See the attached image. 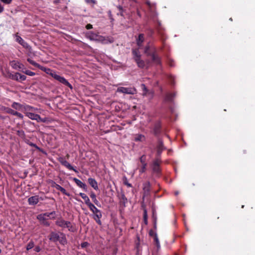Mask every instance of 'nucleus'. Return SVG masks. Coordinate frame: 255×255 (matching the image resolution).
<instances>
[{
  "instance_id": "obj_23",
  "label": "nucleus",
  "mask_w": 255,
  "mask_h": 255,
  "mask_svg": "<svg viewBox=\"0 0 255 255\" xmlns=\"http://www.w3.org/2000/svg\"><path fill=\"white\" fill-rule=\"evenodd\" d=\"M79 195L84 200L85 204L88 206L92 203L90 202L89 197L83 193H80Z\"/></svg>"
},
{
  "instance_id": "obj_38",
  "label": "nucleus",
  "mask_w": 255,
  "mask_h": 255,
  "mask_svg": "<svg viewBox=\"0 0 255 255\" xmlns=\"http://www.w3.org/2000/svg\"><path fill=\"white\" fill-rule=\"evenodd\" d=\"M22 72L24 74L30 76H33L35 75V73L34 72L29 70L22 71Z\"/></svg>"
},
{
  "instance_id": "obj_56",
  "label": "nucleus",
  "mask_w": 255,
  "mask_h": 255,
  "mask_svg": "<svg viewBox=\"0 0 255 255\" xmlns=\"http://www.w3.org/2000/svg\"><path fill=\"white\" fill-rule=\"evenodd\" d=\"M15 116L18 117L19 118H20L21 119H22L23 118V116L22 115V114H21V113H18V112H17Z\"/></svg>"
},
{
  "instance_id": "obj_8",
  "label": "nucleus",
  "mask_w": 255,
  "mask_h": 255,
  "mask_svg": "<svg viewBox=\"0 0 255 255\" xmlns=\"http://www.w3.org/2000/svg\"><path fill=\"white\" fill-rule=\"evenodd\" d=\"M59 161L62 165L66 167L69 170H73L76 173L78 172V171L76 169H75L67 161L64 159L63 158H60L59 159Z\"/></svg>"
},
{
  "instance_id": "obj_58",
  "label": "nucleus",
  "mask_w": 255,
  "mask_h": 255,
  "mask_svg": "<svg viewBox=\"0 0 255 255\" xmlns=\"http://www.w3.org/2000/svg\"><path fill=\"white\" fill-rule=\"evenodd\" d=\"M34 250L36 252H39L41 250V248L39 247V246H37L36 247Z\"/></svg>"
},
{
  "instance_id": "obj_7",
  "label": "nucleus",
  "mask_w": 255,
  "mask_h": 255,
  "mask_svg": "<svg viewBox=\"0 0 255 255\" xmlns=\"http://www.w3.org/2000/svg\"><path fill=\"white\" fill-rule=\"evenodd\" d=\"M150 191V183L149 182H146L143 184V199L149 194Z\"/></svg>"
},
{
  "instance_id": "obj_24",
  "label": "nucleus",
  "mask_w": 255,
  "mask_h": 255,
  "mask_svg": "<svg viewBox=\"0 0 255 255\" xmlns=\"http://www.w3.org/2000/svg\"><path fill=\"white\" fill-rule=\"evenodd\" d=\"M134 61L136 63L137 65L139 68H143L145 67V62L143 60L141 59V58L135 59Z\"/></svg>"
},
{
  "instance_id": "obj_25",
  "label": "nucleus",
  "mask_w": 255,
  "mask_h": 255,
  "mask_svg": "<svg viewBox=\"0 0 255 255\" xmlns=\"http://www.w3.org/2000/svg\"><path fill=\"white\" fill-rule=\"evenodd\" d=\"M39 68L40 69L43 71H44L46 73L51 75V76H52V74H55V72L52 71L50 68H46V67H44L43 66H40V68Z\"/></svg>"
},
{
  "instance_id": "obj_42",
  "label": "nucleus",
  "mask_w": 255,
  "mask_h": 255,
  "mask_svg": "<svg viewBox=\"0 0 255 255\" xmlns=\"http://www.w3.org/2000/svg\"><path fill=\"white\" fill-rule=\"evenodd\" d=\"M152 219H153V221H154V226L155 227V226H156V220H157V216H156V213H155V212L154 211H153L152 212Z\"/></svg>"
},
{
  "instance_id": "obj_60",
  "label": "nucleus",
  "mask_w": 255,
  "mask_h": 255,
  "mask_svg": "<svg viewBox=\"0 0 255 255\" xmlns=\"http://www.w3.org/2000/svg\"><path fill=\"white\" fill-rule=\"evenodd\" d=\"M4 10L3 5L0 3V13H2Z\"/></svg>"
},
{
  "instance_id": "obj_30",
  "label": "nucleus",
  "mask_w": 255,
  "mask_h": 255,
  "mask_svg": "<svg viewBox=\"0 0 255 255\" xmlns=\"http://www.w3.org/2000/svg\"><path fill=\"white\" fill-rule=\"evenodd\" d=\"M140 162L141 165H147L146 162V157L145 155H142L139 158Z\"/></svg>"
},
{
  "instance_id": "obj_33",
  "label": "nucleus",
  "mask_w": 255,
  "mask_h": 255,
  "mask_svg": "<svg viewBox=\"0 0 255 255\" xmlns=\"http://www.w3.org/2000/svg\"><path fill=\"white\" fill-rule=\"evenodd\" d=\"M117 7L119 10V12L118 13V15H120L122 16H124V10L123 6L121 5H118V6H117Z\"/></svg>"
},
{
  "instance_id": "obj_37",
  "label": "nucleus",
  "mask_w": 255,
  "mask_h": 255,
  "mask_svg": "<svg viewBox=\"0 0 255 255\" xmlns=\"http://www.w3.org/2000/svg\"><path fill=\"white\" fill-rule=\"evenodd\" d=\"M26 79V76L21 75L20 73H19V76H18L17 82H21L22 81L25 80Z\"/></svg>"
},
{
  "instance_id": "obj_3",
  "label": "nucleus",
  "mask_w": 255,
  "mask_h": 255,
  "mask_svg": "<svg viewBox=\"0 0 255 255\" xmlns=\"http://www.w3.org/2000/svg\"><path fill=\"white\" fill-rule=\"evenodd\" d=\"M150 56H151L152 61L155 64L161 66V58L158 55L157 50L155 47L152 48V52L150 54Z\"/></svg>"
},
{
  "instance_id": "obj_5",
  "label": "nucleus",
  "mask_w": 255,
  "mask_h": 255,
  "mask_svg": "<svg viewBox=\"0 0 255 255\" xmlns=\"http://www.w3.org/2000/svg\"><path fill=\"white\" fill-rule=\"evenodd\" d=\"M52 77L54 78L55 80L58 81L61 83L68 86L70 89H72V85L69 83V82L65 79L63 77H62L56 74L55 72V74H52Z\"/></svg>"
},
{
  "instance_id": "obj_28",
  "label": "nucleus",
  "mask_w": 255,
  "mask_h": 255,
  "mask_svg": "<svg viewBox=\"0 0 255 255\" xmlns=\"http://www.w3.org/2000/svg\"><path fill=\"white\" fill-rule=\"evenodd\" d=\"M25 114H26V116L27 117H28L29 119L33 120H35V118L36 117V116L37 115V114H35L32 112H26Z\"/></svg>"
},
{
  "instance_id": "obj_27",
  "label": "nucleus",
  "mask_w": 255,
  "mask_h": 255,
  "mask_svg": "<svg viewBox=\"0 0 255 255\" xmlns=\"http://www.w3.org/2000/svg\"><path fill=\"white\" fill-rule=\"evenodd\" d=\"M56 189L60 191L63 194L67 196H70V194L69 193H68L64 188H63L59 185H58V186H56Z\"/></svg>"
},
{
  "instance_id": "obj_29",
  "label": "nucleus",
  "mask_w": 255,
  "mask_h": 255,
  "mask_svg": "<svg viewBox=\"0 0 255 255\" xmlns=\"http://www.w3.org/2000/svg\"><path fill=\"white\" fill-rule=\"evenodd\" d=\"M11 107L15 110H20L22 107V105L19 103L13 102L11 105Z\"/></svg>"
},
{
  "instance_id": "obj_47",
  "label": "nucleus",
  "mask_w": 255,
  "mask_h": 255,
  "mask_svg": "<svg viewBox=\"0 0 255 255\" xmlns=\"http://www.w3.org/2000/svg\"><path fill=\"white\" fill-rule=\"evenodd\" d=\"M24 109L26 112H28V111H33V110L34 109V108L33 107H32L28 105H26Z\"/></svg>"
},
{
  "instance_id": "obj_51",
  "label": "nucleus",
  "mask_w": 255,
  "mask_h": 255,
  "mask_svg": "<svg viewBox=\"0 0 255 255\" xmlns=\"http://www.w3.org/2000/svg\"><path fill=\"white\" fill-rule=\"evenodd\" d=\"M0 0L5 4H9L11 2L12 0Z\"/></svg>"
},
{
  "instance_id": "obj_45",
  "label": "nucleus",
  "mask_w": 255,
  "mask_h": 255,
  "mask_svg": "<svg viewBox=\"0 0 255 255\" xmlns=\"http://www.w3.org/2000/svg\"><path fill=\"white\" fill-rule=\"evenodd\" d=\"M59 239V236L57 233H51V237L50 239Z\"/></svg>"
},
{
  "instance_id": "obj_49",
  "label": "nucleus",
  "mask_w": 255,
  "mask_h": 255,
  "mask_svg": "<svg viewBox=\"0 0 255 255\" xmlns=\"http://www.w3.org/2000/svg\"><path fill=\"white\" fill-rule=\"evenodd\" d=\"M85 1L88 4L92 3L93 4H95L97 3V1L96 0H85Z\"/></svg>"
},
{
  "instance_id": "obj_46",
  "label": "nucleus",
  "mask_w": 255,
  "mask_h": 255,
  "mask_svg": "<svg viewBox=\"0 0 255 255\" xmlns=\"http://www.w3.org/2000/svg\"><path fill=\"white\" fill-rule=\"evenodd\" d=\"M34 243L32 242H30L27 246V250H29L34 247Z\"/></svg>"
},
{
  "instance_id": "obj_14",
  "label": "nucleus",
  "mask_w": 255,
  "mask_h": 255,
  "mask_svg": "<svg viewBox=\"0 0 255 255\" xmlns=\"http://www.w3.org/2000/svg\"><path fill=\"white\" fill-rule=\"evenodd\" d=\"M16 41L22 45L24 48H28L29 45L20 36L16 35Z\"/></svg>"
},
{
  "instance_id": "obj_50",
  "label": "nucleus",
  "mask_w": 255,
  "mask_h": 255,
  "mask_svg": "<svg viewBox=\"0 0 255 255\" xmlns=\"http://www.w3.org/2000/svg\"><path fill=\"white\" fill-rule=\"evenodd\" d=\"M124 184L127 185L128 187H132L131 184L128 182L127 178H125V180L124 181Z\"/></svg>"
},
{
  "instance_id": "obj_41",
  "label": "nucleus",
  "mask_w": 255,
  "mask_h": 255,
  "mask_svg": "<svg viewBox=\"0 0 255 255\" xmlns=\"http://www.w3.org/2000/svg\"><path fill=\"white\" fill-rule=\"evenodd\" d=\"M146 166L147 165H141V167L139 169L140 174L144 173L145 171Z\"/></svg>"
},
{
  "instance_id": "obj_12",
  "label": "nucleus",
  "mask_w": 255,
  "mask_h": 255,
  "mask_svg": "<svg viewBox=\"0 0 255 255\" xmlns=\"http://www.w3.org/2000/svg\"><path fill=\"white\" fill-rule=\"evenodd\" d=\"M10 65L13 69L15 70L20 69L23 67V64L15 60L11 61L10 62Z\"/></svg>"
},
{
  "instance_id": "obj_53",
  "label": "nucleus",
  "mask_w": 255,
  "mask_h": 255,
  "mask_svg": "<svg viewBox=\"0 0 255 255\" xmlns=\"http://www.w3.org/2000/svg\"><path fill=\"white\" fill-rule=\"evenodd\" d=\"M108 16H109L110 19L111 20V21H113L114 20V18L113 17V15H112L111 11V10H109L108 12Z\"/></svg>"
},
{
  "instance_id": "obj_16",
  "label": "nucleus",
  "mask_w": 255,
  "mask_h": 255,
  "mask_svg": "<svg viewBox=\"0 0 255 255\" xmlns=\"http://www.w3.org/2000/svg\"><path fill=\"white\" fill-rule=\"evenodd\" d=\"M164 149H165V147L163 145L162 140L160 139H158V144L157 146V151L158 154L160 155Z\"/></svg>"
},
{
  "instance_id": "obj_44",
  "label": "nucleus",
  "mask_w": 255,
  "mask_h": 255,
  "mask_svg": "<svg viewBox=\"0 0 255 255\" xmlns=\"http://www.w3.org/2000/svg\"><path fill=\"white\" fill-rule=\"evenodd\" d=\"M29 145L32 147H35L36 149H37V150H38L39 151H42V150L35 143H32V142H30L29 143Z\"/></svg>"
},
{
  "instance_id": "obj_6",
  "label": "nucleus",
  "mask_w": 255,
  "mask_h": 255,
  "mask_svg": "<svg viewBox=\"0 0 255 255\" xmlns=\"http://www.w3.org/2000/svg\"><path fill=\"white\" fill-rule=\"evenodd\" d=\"M161 131V123L159 121L155 122L153 128V133L155 136H158Z\"/></svg>"
},
{
  "instance_id": "obj_15",
  "label": "nucleus",
  "mask_w": 255,
  "mask_h": 255,
  "mask_svg": "<svg viewBox=\"0 0 255 255\" xmlns=\"http://www.w3.org/2000/svg\"><path fill=\"white\" fill-rule=\"evenodd\" d=\"M73 180L75 182L77 186L81 188H83L85 191H87V186L85 183H83L82 181L76 178H73Z\"/></svg>"
},
{
  "instance_id": "obj_61",
  "label": "nucleus",
  "mask_w": 255,
  "mask_h": 255,
  "mask_svg": "<svg viewBox=\"0 0 255 255\" xmlns=\"http://www.w3.org/2000/svg\"><path fill=\"white\" fill-rule=\"evenodd\" d=\"M178 194H179V192H178V191H176V192H175V195H176V196H177V195H178Z\"/></svg>"
},
{
  "instance_id": "obj_17",
  "label": "nucleus",
  "mask_w": 255,
  "mask_h": 255,
  "mask_svg": "<svg viewBox=\"0 0 255 255\" xmlns=\"http://www.w3.org/2000/svg\"><path fill=\"white\" fill-rule=\"evenodd\" d=\"M28 202L29 205H35L39 202V198L38 196H31L28 199Z\"/></svg>"
},
{
  "instance_id": "obj_57",
  "label": "nucleus",
  "mask_w": 255,
  "mask_h": 255,
  "mask_svg": "<svg viewBox=\"0 0 255 255\" xmlns=\"http://www.w3.org/2000/svg\"><path fill=\"white\" fill-rule=\"evenodd\" d=\"M86 28L87 29H91L93 28V25L91 24H88L86 25Z\"/></svg>"
},
{
  "instance_id": "obj_20",
  "label": "nucleus",
  "mask_w": 255,
  "mask_h": 255,
  "mask_svg": "<svg viewBox=\"0 0 255 255\" xmlns=\"http://www.w3.org/2000/svg\"><path fill=\"white\" fill-rule=\"evenodd\" d=\"M18 76H19V73L16 72L14 74L7 72V75L6 76L8 78L17 81Z\"/></svg>"
},
{
  "instance_id": "obj_36",
  "label": "nucleus",
  "mask_w": 255,
  "mask_h": 255,
  "mask_svg": "<svg viewBox=\"0 0 255 255\" xmlns=\"http://www.w3.org/2000/svg\"><path fill=\"white\" fill-rule=\"evenodd\" d=\"M150 237L152 238L153 239H158L156 234L153 230H150L149 233Z\"/></svg>"
},
{
  "instance_id": "obj_1",
  "label": "nucleus",
  "mask_w": 255,
  "mask_h": 255,
  "mask_svg": "<svg viewBox=\"0 0 255 255\" xmlns=\"http://www.w3.org/2000/svg\"><path fill=\"white\" fill-rule=\"evenodd\" d=\"M56 225L63 229H68V230L72 232H74L76 230L75 225L70 222L65 221L62 218L58 219L55 223Z\"/></svg>"
},
{
  "instance_id": "obj_54",
  "label": "nucleus",
  "mask_w": 255,
  "mask_h": 255,
  "mask_svg": "<svg viewBox=\"0 0 255 255\" xmlns=\"http://www.w3.org/2000/svg\"><path fill=\"white\" fill-rule=\"evenodd\" d=\"M168 63L169 66L171 67H173L174 66V61L171 59H169Z\"/></svg>"
},
{
  "instance_id": "obj_11",
  "label": "nucleus",
  "mask_w": 255,
  "mask_h": 255,
  "mask_svg": "<svg viewBox=\"0 0 255 255\" xmlns=\"http://www.w3.org/2000/svg\"><path fill=\"white\" fill-rule=\"evenodd\" d=\"M133 140L135 142H144L146 140L145 136L142 134H135L133 135Z\"/></svg>"
},
{
  "instance_id": "obj_48",
  "label": "nucleus",
  "mask_w": 255,
  "mask_h": 255,
  "mask_svg": "<svg viewBox=\"0 0 255 255\" xmlns=\"http://www.w3.org/2000/svg\"><path fill=\"white\" fill-rule=\"evenodd\" d=\"M49 183H51V187L53 188H55L56 189V186H58V184H57L55 181L53 180H50Z\"/></svg>"
},
{
  "instance_id": "obj_22",
  "label": "nucleus",
  "mask_w": 255,
  "mask_h": 255,
  "mask_svg": "<svg viewBox=\"0 0 255 255\" xmlns=\"http://www.w3.org/2000/svg\"><path fill=\"white\" fill-rule=\"evenodd\" d=\"M132 53L134 60L141 57V55L138 49H132Z\"/></svg>"
},
{
  "instance_id": "obj_32",
  "label": "nucleus",
  "mask_w": 255,
  "mask_h": 255,
  "mask_svg": "<svg viewBox=\"0 0 255 255\" xmlns=\"http://www.w3.org/2000/svg\"><path fill=\"white\" fill-rule=\"evenodd\" d=\"M141 87L142 89V92H143L142 95L143 96L147 95L148 90L147 88H146L145 85L144 84H142L141 85Z\"/></svg>"
},
{
  "instance_id": "obj_19",
  "label": "nucleus",
  "mask_w": 255,
  "mask_h": 255,
  "mask_svg": "<svg viewBox=\"0 0 255 255\" xmlns=\"http://www.w3.org/2000/svg\"><path fill=\"white\" fill-rule=\"evenodd\" d=\"M175 97V93H167L165 96L164 101L166 102H172Z\"/></svg>"
},
{
  "instance_id": "obj_35",
  "label": "nucleus",
  "mask_w": 255,
  "mask_h": 255,
  "mask_svg": "<svg viewBox=\"0 0 255 255\" xmlns=\"http://www.w3.org/2000/svg\"><path fill=\"white\" fill-rule=\"evenodd\" d=\"M6 112L7 113L11 114L12 115L15 116L17 112H16L10 108H7L6 109Z\"/></svg>"
},
{
  "instance_id": "obj_34",
  "label": "nucleus",
  "mask_w": 255,
  "mask_h": 255,
  "mask_svg": "<svg viewBox=\"0 0 255 255\" xmlns=\"http://www.w3.org/2000/svg\"><path fill=\"white\" fill-rule=\"evenodd\" d=\"M27 61L31 65H32L36 67L40 68V65L38 64V63H37L36 62H35L34 61L31 59L30 58H28L27 59Z\"/></svg>"
},
{
  "instance_id": "obj_26",
  "label": "nucleus",
  "mask_w": 255,
  "mask_h": 255,
  "mask_svg": "<svg viewBox=\"0 0 255 255\" xmlns=\"http://www.w3.org/2000/svg\"><path fill=\"white\" fill-rule=\"evenodd\" d=\"M90 197L93 200L94 203L98 206H101L100 202L96 198V195L94 192H91L90 194Z\"/></svg>"
},
{
  "instance_id": "obj_55",
  "label": "nucleus",
  "mask_w": 255,
  "mask_h": 255,
  "mask_svg": "<svg viewBox=\"0 0 255 255\" xmlns=\"http://www.w3.org/2000/svg\"><path fill=\"white\" fill-rule=\"evenodd\" d=\"M89 245V244L87 242H84L81 244V247L82 248H85L87 247Z\"/></svg>"
},
{
  "instance_id": "obj_2",
  "label": "nucleus",
  "mask_w": 255,
  "mask_h": 255,
  "mask_svg": "<svg viewBox=\"0 0 255 255\" xmlns=\"http://www.w3.org/2000/svg\"><path fill=\"white\" fill-rule=\"evenodd\" d=\"M88 207L94 214L93 219L97 224L101 225L102 224L101 219L102 217V214L101 211L97 209L96 206L92 203L89 205Z\"/></svg>"
},
{
  "instance_id": "obj_21",
  "label": "nucleus",
  "mask_w": 255,
  "mask_h": 255,
  "mask_svg": "<svg viewBox=\"0 0 255 255\" xmlns=\"http://www.w3.org/2000/svg\"><path fill=\"white\" fill-rule=\"evenodd\" d=\"M144 40V34L142 33H140L139 34L138 38L136 39V44L139 46L140 47L142 45V43Z\"/></svg>"
},
{
  "instance_id": "obj_52",
  "label": "nucleus",
  "mask_w": 255,
  "mask_h": 255,
  "mask_svg": "<svg viewBox=\"0 0 255 255\" xmlns=\"http://www.w3.org/2000/svg\"><path fill=\"white\" fill-rule=\"evenodd\" d=\"M147 218V211H146V210L145 209L144 210V212H143V218H144V220L145 221H146Z\"/></svg>"
},
{
  "instance_id": "obj_39",
  "label": "nucleus",
  "mask_w": 255,
  "mask_h": 255,
  "mask_svg": "<svg viewBox=\"0 0 255 255\" xmlns=\"http://www.w3.org/2000/svg\"><path fill=\"white\" fill-rule=\"evenodd\" d=\"M35 120L37 121L38 122H41L44 123L46 122V120L44 119L41 118L39 115L37 114Z\"/></svg>"
},
{
  "instance_id": "obj_63",
  "label": "nucleus",
  "mask_w": 255,
  "mask_h": 255,
  "mask_svg": "<svg viewBox=\"0 0 255 255\" xmlns=\"http://www.w3.org/2000/svg\"><path fill=\"white\" fill-rule=\"evenodd\" d=\"M66 240H61L62 243H64L66 242Z\"/></svg>"
},
{
  "instance_id": "obj_64",
  "label": "nucleus",
  "mask_w": 255,
  "mask_h": 255,
  "mask_svg": "<svg viewBox=\"0 0 255 255\" xmlns=\"http://www.w3.org/2000/svg\"><path fill=\"white\" fill-rule=\"evenodd\" d=\"M117 249L115 250V251H114V254L116 255V253H117Z\"/></svg>"
},
{
  "instance_id": "obj_31",
  "label": "nucleus",
  "mask_w": 255,
  "mask_h": 255,
  "mask_svg": "<svg viewBox=\"0 0 255 255\" xmlns=\"http://www.w3.org/2000/svg\"><path fill=\"white\" fill-rule=\"evenodd\" d=\"M88 34V37L90 40H95L96 38L98 36L97 34L94 33L93 32H89Z\"/></svg>"
},
{
  "instance_id": "obj_18",
  "label": "nucleus",
  "mask_w": 255,
  "mask_h": 255,
  "mask_svg": "<svg viewBox=\"0 0 255 255\" xmlns=\"http://www.w3.org/2000/svg\"><path fill=\"white\" fill-rule=\"evenodd\" d=\"M89 184L96 190L99 189L98 183L96 180L92 178H89L88 179Z\"/></svg>"
},
{
  "instance_id": "obj_9",
  "label": "nucleus",
  "mask_w": 255,
  "mask_h": 255,
  "mask_svg": "<svg viewBox=\"0 0 255 255\" xmlns=\"http://www.w3.org/2000/svg\"><path fill=\"white\" fill-rule=\"evenodd\" d=\"M152 170L156 174H159L160 172V161L159 159H155L153 161L152 164Z\"/></svg>"
},
{
  "instance_id": "obj_62",
  "label": "nucleus",
  "mask_w": 255,
  "mask_h": 255,
  "mask_svg": "<svg viewBox=\"0 0 255 255\" xmlns=\"http://www.w3.org/2000/svg\"><path fill=\"white\" fill-rule=\"evenodd\" d=\"M137 15H138L139 16H141V15H140V14L139 12V11H138V10H137Z\"/></svg>"
},
{
  "instance_id": "obj_4",
  "label": "nucleus",
  "mask_w": 255,
  "mask_h": 255,
  "mask_svg": "<svg viewBox=\"0 0 255 255\" xmlns=\"http://www.w3.org/2000/svg\"><path fill=\"white\" fill-rule=\"evenodd\" d=\"M117 92L126 94L133 95L136 93V89L131 87H120L117 89Z\"/></svg>"
},
{
  "instance_id": "obj_59",
  "label": "nucleus",
  "mask_w": 255,
  "mask_h": 255,
  "mask_svg": "<svg viewBox=\"0 0 255 255\" xmlns=\"http://www.w3.org/2000/svg\"><path fill=\"white\" fill-rule=\"evenodd\" d=\"M139 241H138L137 243H136V249H137V253H138L139 252Z\"/></svg>"
},
{
  "instance_id": "obj_10",
  "label": "nucleus",
  "mask_w": 255,
  "mask_h": 255,
  "mask_svg": "<svg viewBox=\"0 0 255 255\" xmlns=\"http://www.w3.org/2000/svg\"><path fill=\"white\" fill-rule=\"evenodd\" d=\"M36 218L39 221L41 225L46 227L50 226V223L47 221L48 218H44L39 214L37 216Z\"/></svg>"
},
{
  "instance_id": "obj_40",
  "label": "nucleus",
  "mask_w": 255,
  "mask_h": 255,
  "mask_svg": "<svg viewBox=\"0 0 255 255\" xmlns=\"http://www.w3.org/2000/svg\"><path fill=\"white\" fill-rule=\"evenodd\" d=\"M154 245L156 248V251H158L160 248L159 240H154Z\"/></svg>"
},
{
  "instance_id": "obj_13",
  "label": "nucleus",
  "mask_w": 255,
  "mask_h": 255,
  "mask_svg": "<svg viewBox=\"0 0 255 255\" xmlns=\"http://www.w3.org/2000/svg\"><path fill=\"white\" fill-rule=\"evenodd\" d=\"M41 216H42L44 218H48L49 219H55L56 216V213L55 211H53L50 213H45L43 214H40Z\"/></svg>"
},
{
  "instance_id": "obj_43",
  "label": "nucleus",
  "mask_w": 255,
  "mask_h": 255,
  "mask_svg": "<svg viewBox=\"0 0 255 255\" xmlns=\"http://www.w3.org/2000/svg\"><path fill=\"white\" fill-rule=\"evenodd\" d=\"M150 47L149 46H146L144 48V52L147 56H150V54L152 52V51L149 52Z\"/></svg>"
}]
</instances>
